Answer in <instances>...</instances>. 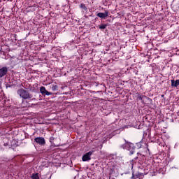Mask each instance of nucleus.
<instances>
[{"mask_svg":"<svg viewBox=\"0 0 179 179\" xmlns=\"http://www.w3.org/2000/svg\"><path fill=\"white\" fill-rule=\"evenodd\" d=\"M17 94L21 97V99H23L24 100H27L29 99H31L33 96L29 93L27 90H25L23 88H21L17 91Z\"/></svg>","mask_w":179,"mask_h":179,"instance_id":"f257e3e1","label":"nucleus"},{"mask_svg":"<svg viewBox=\"0 0 179 179\" xmlns=\"http://www.w3.org/2000/svg\"><path fill=\"white\" fill-rule=\"evenodd\" d=\"M120 148L129 150L130 155L135 153V145L131 143L126 142L124 144L120 145Z\"/></svg>","mask_w":179,"mask_h":179,"instance_id":"f03ea898","label":"nucleus"},{"mask_svg":"<svg viewBox=\"0 0 179 179\" xmlns=\"http://www.w3.org/2000/svg\"><path fill=\"white\" fill-rule=\"evenodd\" d=\"M92 155H93V151H90V152H87L86 154H85L82 157L83 162H89V160H90V159H91L90 157Z\"/></svg>","mask_w":179,"mask_h":179,"instance_id":"7ed1b4c3","label":"nucleus"},{"mask_svg":"<svg viewBox=\"0 0 179 179\" xmlns=\"http://www.w3.org/2000/svg\"><path fill=\"white\" fill-rule=\"evenodd\" d=\"M34 141L36 143H38V145H41L42 146L45 145V140L43 137L35 138Z\"/></svg>","mask_w":179,"mask_h":179,"instance_id":"20e7f679","label":"nucleus"},{"mask_svg":"<svg viewBox=\"0 0 179 179\" xmlns=\"http://www.w3.org/2000/svg\"><path fill=\"white\" fill-rule=\"evenodd\" d=\"M40 92H41V93L42 94H45L46 96H51V95H52V93L47 91V90H45V87H41L40 88Z\"/></svg>","mask_w":179,"mask_h":179,"instance_id":"39448f33","label":"nucleus"},{"mask_svg":"<svg viewBox=\"0 0 179 179\" xmlns=\"http://www.w3.org/2000/svg\"><path fill=\"white\" fill-rule=\"evenodd\" d=\"M96 16L101 19H106V17H108V11L106 10L104 13H99Z\"/></svg>","mask_w":179,"mask_h":179,"instance_id":"423d86ee","label":"nucleus"},{"mask_svg":"<svg viewBox=\"0 0 179 179\" xmlns=\"http://www.w3.org/2000/svg\"><path fill=\"white\" fill-rule=\"evenodd\" d=\"M8 73V68L7 67H3L0 69V78H3L5 75Z\"/></svg>","mask_w":179,"mask_h":179,"instance_id":"0eeeda50","label":"nucleus"},{"mask_svg":"<svg viewBox=\"0 0 179 179\" xmlns=\"http://www.w3.org/2000/svg\"><path fill=\"white\" fill-rule=\"evenodd\" d=\"M171 86L173 87H177V86H179V80H171Z\"/></svg>","mask_w":179,"mask_h":179,"instance_id":"6e6552de","label":"nucleus"},{"mask_svg":"<svg viewBox=\"0 0 179 179\" xmlns=\"http://www.w3.org/2000/svg\"><path fill=\"white\" fill-rule=\"evenodd\" d=\"M52 90L53 92H57V90H58V86L57 85H52Z\"/></svg>","mask_w":179,"mask_h":179,"instance_id":"1a4fd4ad","label":"nucleus"},{"mask_svg":"<svg viewBox=\"0 0 179 179\" xmlns=\"http://www.w3.org/2000/svg\"><path fill=\"white\" fill-rule=\"evenodd\" d=\"M138 100H145V99H148V97H146V96L143 95V96H138Z\"/></svg>","mask_w":179,"mask_h":179,"instance_id":"9d476101","label":"nucleus"},{"mask_svg":"<svg viewBox=\"0 0 179 179\" xmlns=\"http://www.w3.org/2000/svg\"><path fill=\"white\" fill-rule=\"evenodd\" d=\"M31 178L32 179H38V173L32 175Z\"/></svg>","mask_w":179,"mask_h":179,"instance_id":"9b49d317","label":"nucleus"},{"mask_svg":"<svg viewBox=\"0 0 179 179\" xmlns=\"http://www.w3.org/2000/svg\"><path fill=\"white\" fill-rule=\"evenodd\" d=\"M107 27V24H102L99 27V29H104Z\"/></svg>","mask_w":179,"mask_h":179,"instance_id":"f8f14e48","label":"nucleus"},{"mask_svg":"<svg viewBox=\"0 0 179 179\" xmlns=\"http://www.w3.org/2000/svg\"><path fill=\"white\" fill-rule=\"evenodd\" d=\"M80 8H83L84 9H86V6H85V4H81Z\"/></svg>","mask_w":179,"mask_h":179,"instance_id":"ddd939ff","label":"nucleus"},{"mask_svg":"<svg viewBox=\"0 0 179 179\" xmlns=\"http://www.w3.org/2000/svg\"><path fill=\"white\" fill-rule=\"evenodd\" d=\"M131 179H134V175L132 176Z\"/></svg>","mask_w":179,"mask_h":179,"instance_id":"4468645a","label":"nucleus"},{"mask_svg":"<svg viewBox=\"0 0 179 179\" xmlns=\"http://www.w3.org/2000/svg\"><path fill=\"white\" fill-rule=\"evenodd\" d=\"M164 95H162V97H164Z\"/></svg>","mask_w":179,"mask_h":179,"instance_id":"2eb2a0df","label":"nucleus"},{"mask_svg":"<svg viewBox=\"0 0 179 179\" xmlns=\"http://www.w3.org/2000/svg\"><path fill=\"white\" fill-rule=\"evenodd\" d=\"M139 179H142V178H139Z\"/></svg>","mask_w":179,"mask_h":179,"instance_id":"dca6fc26","label":"nucleus"}]
</instances>
